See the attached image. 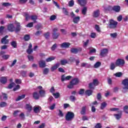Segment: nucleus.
I'll return each instance as SVG.
<instances>
[{"mask_svg":"<svg viewBox=\"0 0 128 128\" xmlns=\"http://www.w3.org/2000/svg\"><path fill=\"white\" fill-rule=\"evenodd\" d=\"M126 64V61L122 58H118L116 60L115 63L112 62L110 66V68L111 70H114L116 66H124Z\"/></svg>","mask_w":128,"mask_h":128,"instance_id":"1","label":"nucleus"},{"mask_svg":"<svg viewBox=\"0 0 128 128\" xmlns=\"http://www.w3.org/2000/svg\"><path fill=\"white\" fill-rule=\"evenodd\" d=\"M118 22L114 21V20L112 19H110L109 20L107 28H110V30H116V28H118Z\"/></svg>","mask_w":128,"mask_h":128,"instance_id":"2","label":"nucleus"},{"mask_svg":"<svg viewBox=\"0 0 128 128\" xmlns=\"http://www.w3.org/2000/svg\"><path fill=\"white\" fill-rule=\"evenodd\" d=\"M74 118V113L72 112H68L65 116L66 120L72 122Z\"/></svg>","mask_w":128,"mask_h":128,"instance_id":"3","label":"nucleus"},{"mask_svg":"<svg viewBox=\"0 0 128 128\" xmlns=\"http://www.w3.org/2000/svg\"><path fill=\"white\" fill-rule=\"evenodd\" d=\"M80 82L78 78H74L70 82V84L67 86V88L70 89L74 88V86H76Z\"/></svg>","mask_w":128,"mask_h":128,"instance_id":"4","label":"nucleus"},{"mask_svg":"<svg viewBox=\"0 0 128 128\" xmlns=\"http://www.w3.org/2000/svg\"><path fill=\"white\" fill-rule=\"evenodd\" d=\"M58 30V29L57 28H54L53 29V33L52 34V37L54 40H56L58 38V37L60 36V32H56Z\"/></svg>","mask_w":128,"mask_h":128,"instance_id":"5","label":"nucleus"},{"mask_svg":"<svg viewBox=\"0 0 128 128\" xmlns=\"http://www.w3.org/2000/svg\"><path fill=\"white\" fill-rule=\"evenodd\" d=\"M15 24H16V27L14 32H20V30H22L20 24L19 22H15Z\"/></svg>","mask_w":128,"mask_h":128,"instance_id":"6","label":"nucleus"},{"mask_svg":"<svg viewBox=\"0 0 128 128\" xmlns=\"http://www.w3.org/2000/svg\"><path fill=\"white\" fill-rule=\"evenodd\" d=\"M108 54V50L107 48H104L100 50V56L104 58Z\"/></svg>","mask_w":128,"mask_h":128,"instance_id":"7","label":"nucleus"},{"mask_svg":"<svg viewBox=\"0 0 128 128\" xmlns=\"http://www.w3.org/2000/svg\"><path fill=\"white\" fill-rule=\"evenodd\" d=\"M82 50V48H72L70 50V52L72 54H76L78 52H80Z\"/></svg>","mask_w":128,"mask_h":128,"instance_id":"8","label":"nucleus"},{"mask_svg":"<svg viewBox=\"0 0 128 128\" xmlns=\"http://www.w3.org/2000/svg\"><path fill=\"white\" fill-rule=\"evenodd\" d=\"M26 52L28 54L30 55L32 52H34V50H32V43L29 44L28 48L26 50Z\"/></svg>","mask_w":128,"mask_h":128,"instance_id":"9","label":"nucleus"},{"mask_svg":"<svg viewBox=\"0 0 128 128\" xmlns=\"http://www.w3.org/2000/svg\"><path fill=\"white\" fill-rule=\"evenodd\" d=\"M8 38V36L6 35L3 38L1 39V43L3 44H8L10 40L8 39H6Z\"/></svg>","mask_w":128,"mask_h":128,"instance_id":"10","label":"nucleus"},{"mask_svg":"<svg viewBox=\"0 0 128 128\" xmlns=\"http://www.w3.org/2000/svg\"><path fill=\"white\" fill-rule=\"evenodd\" d=\"M122 84L124 86L123 88V90H128V78L123 80Z\"/></svg>","mask_w":128,"mask_h":128,"instance_id":"11","label":"nucleus"},{"mask_svg":"<svg viewBox=\"0 0 128 128\" xmlns=\"http://www.w3.org/2000/svg\"><path fill=\"white\" fill-rule=\"evenodd\" d=\"M118 114H114V116H115L116 120H120L122 118V111L119 110L118 111Z\"/></svg>","mask_w":128,"mask_h":128,"instance_id":"12","label":"nucleus"},{"mask_svg":"<svg viewBox=\"0 0 128 128\" xmlns=\"http://www.w3.org/2000/svg\"><path fill=\"white\" fill-rule=\"evenodd\" d=\"M8 30H9V32H14L15 27L14 24H10L8 25Z\"/></svg>","mask_w":128,"mask_h":128,"instance_id":"13","label":"nucleus"},{"mask_svg":"<svg viewBox=\"0 0 128 128\" xmlns=\"http://www.w3.org/2000/svg\"><path fill=\"white\" fill-rule=\"evenodd\" d=\"M25 110H26L28 112H30L32 110V106L30 104V103L26 104Z\"/></svg>","mask_w":128,"mask_h":128,"instance_id":"14","label":"nucleus"},{"mask_svg":"<svg viewBox=\"0 0 128 128\" xmlns=\"http://www.w3.org/2000/svg\"><path fill=\"white\" fill-rule=\"evenodd\" d=\"M38 65L40 68H44L46 66V61L44 60H41L38 62Z\"/></svg>","mask_w":128,"mask_h":128,"instance_id":"15","label":"nucleus"},{"mask_svg":"<svg viewBox=\"0 0 128 128\" xmlns=\"http://www.w3.org/2000/svg\"><path fill=\"white\" fill-rule=\"evenodd\" d=\"M72 78V76H68L66 77L64 74H63L61 76V80L62 82H64V80H70Z\"/></svg>","mask_w":128,"mask_h":128,"instance_id":"16","label":"nucleus"},{"mask_svg":"<svg viewBox=\"0 0 128 128\" xmlns=\"http://www.w3.org/2000/svg\"><path fill=\"white\" fill-rule=\"evenodd\" d=\"M70 46V44L68 42H63L60 44V46L62 48H68Z\"/></svg>","mask_w":128,"mask_h":128,"instance_id":"17","label":"nucleus"},{"mask_svg":"<svg viewBox=\"0 0 128 128\" xmlns=\"http://www.w3.org/2000/svg\"><path fill=\"white\" fill-rule=\"evenodd\" d=\"M100 14V10L98 9L94 12L92 16L95 18H98Z\"/></svg>","mask_w":128,"mask_h":128,"instance_id":"18","label":"nucleus"},{"mask_svg":"<svg viewBox=\"0 0 128 128\" xmlns=\"http://www.w3.org/2000/svg\"><path fill=\"white\" fill-rule=\"evenodd\" d=\"M112 10L116 12H120V6H114Z\"/></svg>","mask_w":128,"mask_h":128,"instance_id":"19","label":"nucleus"},{"mask_svg":"<svg viewBox=\"0 0 128 128\" xmlns=\"http://www.w3.org/2000/svg\"><path fill=\"white\" fill-rule=\"evenodd\" d=\"M93 92L94 90H92V89H90L86 90L84 94L86 96H90L92 95Z\"/></svg>","mask_w":128,"mask_h":128,"instance_id":"20","label":"nucleus"},{"mask_svg":"<svg viewBox=\"0 0 128 128\" xmlns=\"http://www.w3.org/2000/svg\"><path fill=\"white\" fill-rule=\"evenodd\" d=\"M80 20V16H75L72 18L74 24H78Z\"/></svg>","mask_w":128,"mask_h":128,"instance_id":"21","label":"nucleus"},{"mask_svg":"<svg viewBox=\"0 0 128 128\" xmlns=\"http://www.w3.org/2000/svg\"><path fill=\"white\" fill-rule=\"evenodd\" d=\"M7 82L8 79L6 78V77L2 76L0 78V82H1V84H6Z\"/></svg>","mask_w":128,"mask_h":128,"instance_id":"22","label":"nucleus"},{"mask_svg":"<svg viewBox=\"0 0 128 128\" xmlns=\"http://www.w3.org/2000/svg\"><path fill=\"white\" fill-rule=\"evenodd\" d=\"M32 96H33V98H34V100H38L40 99V94H38V93L36 92H33L32 94Z\"/></svg>","mask_w":128,"mask_h":128,"instance_id":"23","label":"nucleus"},{"mask_svg":"<svg viewBox=\"0 0 128 128\" xmlns=\"http://www.w3.org/2000/svg\"><path fill=\"white\" fill-rule=\"evenodd\" d=\"M40 110H42V107L34 106V112L35 114H38V112H40Z\"/></svg>","mask_w":128,"mask_h":128,"instance_id":"24","label":"nucleus"},{"mask_svg":"<svg viewBox=\"0 0 128 128\" xmlns=\"http://www.w3.org/2000/svg\"><path fill=\"white\" fill-rule=\"evenodd\" d=\"M86 106H84L82 108L80 114L82 116H84V114H86Z\"/></svg>","mask_w":128,"mask_h":128,"instance_id":"25","label":"nucleus"},{"mask_svg":"<svg viewBox=\"0 0 128 128\" xmlns=\"http://www.w3.org/2000/svg\"><path fill=\"white\" fill-rule=\"evenodd\" d=\"M78 3L82 6H84L86 4V0H78Z\"/></svg>","mask_w":128,"mask_h":128,"instance_id":"26","label":"nucleus"},{"mask_svg":"<svg viewBox=\"0 0 128 128\" xmlns=\"http://www.w3.org/2000/svg\"><path fill=\"white\" fill-rule=\"evenodd\" d=\"M39 96L41 98H44V96H46V91L44 90H39Z\"/></svg>","mask_w":128,"mask_h":128,"instance_id":"27","label":"nucleus"},{"mask_svg":"<svg viewBox=\"0 0 128 128\" xmlns=\"http://www.w3.org/2000/svg\"><path fill=\"white\" fill-rule=\"evenodd\" d=\"M60 66V63H56L54 66H52L51 68V71L54 72V70H56Z\"/></svg>","mask_w":128,"mask_h":128,"instance_id":"28","label":"nucleus"},{"mask_svg":"<svg viewBox=\"0 0 128 128\" xmlns=\"http://www.w3.org/2000/svg\"><path fill=\"white\" fill-rule=\"evenodd\" d=\"M32 20H33V22L36 24V20H38V16L36 15H32L30 16Z\"/></svg>","mask_w":128,"mask_h":128,"instance_id":"29","label":"nucleus"},{"mask_svg":"<svg viewBox=\"0 0 128 128\" xmlns=\"http://www.w3.org/2000/svg\"><path fill=\"white\" fill-rule=\"evenodd\" d=\"M56 60V56H50L47 58L46 60V62H52V60Z\"/></svg>","mask_w":128,"mask_h":128,"instance_id":"30","label":"nucleus"},{"mask_svg":"<svg viewBox=\"0 0 128 128\" xmlns=\"http://www.w3.org/2000/svg\"><path fill=\"white\" fill-rule=\"evenodd\" d=\"M10 44L14 48H18V43H16V41H12L10 42Z\"/></svg>","mask_w":128,"mask_h":128,"instance_id":"31","label":"nucleus"},{"mask_svg":"<svg viewBox=\"0 0 128 128\" xmlns=\"http://www.w3.org/2000/svg\"><path fill=\"white\" fill-rule=\"evenodd\" d=\"M26 98V94H22L20 96H18L16 99V102H18L20 100H23V98Z\"/></svg>","mask_w":128,"mask_h":128,"instance_id":"32","label":"nucleus"},{"mask_svg":"<svg viewBox=\"0 0 128 128\" xmlns=\"http://www.w3.org/2000/svg\"><path fill=\"white\" fill-rule=\"evenodd\" d=\"M60 62L62 66H66V64H68V60L66 59L60 60Z\"/></svg>","mask_w":128,"mask_h":128,"instance_id":"33","label":"nucleus"},{"mask_svg":"<svg viewBox=\"0 0 128 128\" xmlns=\"http://www.w3.org/2000/svg\"><path fill=\"white\" fill-rule=\"evenodd\" d=\"M24 40L25 42H28L30 40V36L28 34H26L24 36Z\"/></svg>","mask_w":128,"mask_h":128,"instance_id":"34","label":"nucleus"},{"mask_svg":"<svg viewBox=\"0 0 128 128\" xmlns=\"http://www.w3.org/2000/svg\"><path fill=\"white\" fill-rule=\"evenodd\" d=\"M106 106H108V104L106 102H103L101 104L100 106V110H104L106 107Z\"/></svg>","mask_w":128,"mask_h":128,"instance_id":"35","label":"nucleus"},{"mask_svg":"<svg viewBox=\"0 0 128 128\" xmlns=\"http://www.w3.org/2000/svg\"><path fill=\"white\" fill-rule=\"evenodd\" d=\"M92 83H93L94 86H98L100 82H98V79H94L93 80V82Z\"/></svg>","mask_w":128,"mask_h":128,"instance_id":"36","label":"nucleus"},{"mask_svg":"<svg viewBox=\"0 0 128 128\" xmlns=\"http://www.w3.org/2000/svg\"><path fill=\"white\" fill-rule=\"evenodd\" d=\"M88 12V8L86 7H84L82 11V14L86 16V12Z\"/></svg>","mask_w":128,"mask_h":128,"instance_id":"37","label":"nucleus"},{"mask_svg":"<svg viewBox=\"0 0 128 128\" xmlns=\"http://www.w3.org/2000/svg\"><path fill=\"white\" fill-rule=\"evenodd\" d=\"M24 16L25 17L26 20L27 22L28 20H30V14H28V12H24Z\"/></svg>","mask_w":128,"mask_h":128,"instance_id":"38","label":"nucleus"},{"mask_svg":"<svg viewBox=\"0 0 128 128\" xmlns=\"http://www.w3.org/2000/svg\"><path fill=\"white\" fill-rule=\"evenodd\" d=\"M100 66H102V63L100 62H98L94 64V68H100Z\"/></svg>","mask_w":128,"mask_h":128,"instance_id":"39","label":"nucleus"},{"mask_svg":"<svg viewBox=\"0 0 128 128\" xmlns=\"http://www.w3.org/2000/svg\"><path fill=\"white\" fill-rule=\"evenodd\" d=\"M8 106V104L6 102H2L0 103V108H4Z\"/></svg>","mask_w":128,"mask_h":128,"instance_id":"40","label":"nucleus"},{"mask_svg":"<svg viewBox=\"0 0 128 128\" xmlns=\"http://www.w3.org/2000/svg\"><path fill=\"white\" fill-rule=\"evenodd\" d=\"M114 76H115L116 78H120L122 76V72H118L114 74Z\"/></svg>","mask_w":128,"mask_h":128,"instance_id":"41","label":"nucleus"},{"mask_svg":"<svg viewBox=\"0 0 128 128\" xmlns=\"http://www.w3.org/2000/svg\"><path fill=\"white\" fill-rule=\"evenodd\" d=\"M52 96H54L55 98H58L60 96V92L53 93Z\"/></svg>","mask_w":128,"mask_h":128,"instance_id":"42","label":"nucleus"},{"mask_svg":"<svg viewBox=\"0 0 128 128\" xmlns=\"http://www.w3.org/2000/svg\"><path fill=\"white\" fill-rule=\"evenodd\" d=\"M28 58L30 62H34V57L32 55H28Z\"/></svg>","mask_w":128,"mask_h":128,"instance_id":"43","label":"nucleus"},{"mask_svg":"<svg viewBox=\"0 0 128 128\" xmlns=\"http://www.w3.org/2000/svg\"><path fill=\"white\" fill-rule=\"evenodd\" d=\"M16 85V84L14 82H12L8 86L7 88H9L10 90H11L12 88H14V86Z\"/></svg>","mask_w":128,"mask_h":128,"instance_id":"44","label":"nucleus"},{"mask_svg":"<svg viewBox=\"0 0 128 128\" xmlns=\"http://www.w3.org/2000/svg\"><path fill=\"white\" fill-rule=\"evenodd\" d=\"M20 74L23 78L26 76V71L22 70L20 72Z\"/></svg>","mask_w":128,"mask_h":128,"instance_id":"45","label":"nucleus"},{"mask_svg":"<svg viewBox=\"0 0 128 128\" xmlns=\"http://www.w3.org/2000/svg\"><path fill=\"white\" fill-rule=\"evenodd\" d=\"M50 72V69L48 68H45L43 70V74H48V72Z\"/></svg>","mask_w":128,"mask_h":128,"instance_id":"46","label":"nucleus"},{"mask_svg":"<svg viewBox=\"0 0 128 128\" xmlns=\"http://www.w3.org/2000/svg\"><path fill=\"white\" fill-rule=\"evenodd\" d=\"M123 110L126 112V114H128V106L126 105L124 106L123 108Z\"/></svg>","mask_w":128,"mask_h":128,"instance_id":"47","label":"nucleus"},{"mask_svg":"<svg viewBox=\"0 0 128 128\" xmlns=\"http://www.w3.org/2000/svg\"><path fill=\"white\" fill-rule=\"evenodd\" d=\"M62 10L63 14H64L65 16H68V12L66 8H62Z\"/></svg>","mask_w":128,"mask_h":128,"instance_id":"48","label":"nucleus"},{"mask_svg":"<svg viewBox=\"0 0 128 128\" xmlns=\"http://www.w3.org/2000/svg\"><path fill=\"white\" fill-rule=\"evenodd\" d=\"M95 30L98 32H100V26L98 24L95 25Z\"/></svg>","mask_w":128,"mask_h":128,"instance_id":"49","label":"nucleus"},{"mask_svg":"<svg viewBox=\"0 0 128 128\" xmlns=\"http://www.w3.org/2000/svg\"><path fill=\"white\" fill-rule=\"evenodd\" d=\"M2 6L6 7V6H12V4L10 2H3L2 4Z\"/></svg>","mask_w":128,"mask_h":128,"instance_id":"50","label":"nucleus"},{"mask_svg":"<svg viewBox=\"0 0 128 128\" xmlns=\"http://www.w3.org/2000/svg\"><path fill=\"white\" fill-rule=\"evenodd\" d=\"M20 88V86L18 84L16 86L15 88H13L14 92H16V90H18Z\"/></svg>","mask_w":128,"mask_h":128,"instance_id":"51","label":"nucleus"},{"mask_svg":"<svg viewBox=\"0 0 128 128\" xmlns=\"http://www.w3.org/2000/svg\"><path fill=\"white\" fill-rule=\"evenodd\" d=\"M84 92H84V89L82 88L80 89V90L78 92V94H80V96H84Z\"/></svg>","mask_w":128,"mask_h":128,"instance_id":"52","label":"nucleus"},{"mask_svg":"<svg viewBox=\"0 0 128 128\" xmlns=\"http://www.w3.org/2000/svg\"><path fill=\"white\" fill-rule=\"evenodd\" d=\"M94 83L93 82H90L89 84L88 85V88L90 90H94Z\"/></svg>","mask_w":128,"mask_h":128,"instance_id":"53","label":"nucleus"},{"mask_svg":"<svg viewBox=\"0 0 128 128\" xmlns=\"http://www.w3.org/2000/svg\"><path fill=\"white\" fill-rule=\"evenodd\" d=\"M2 96H3L4 100H8V94L4 92H2Z\"/></svg>","mask_w":128,"mask_h":128,"instance_id":"54","label":"nucleus"},{"mask_svg":"<svg viewBox=\"0 0 128 128\" xmlns=\"http://www.w3.org/2000/svg\"><path fill=\"white\" fill-rule=\"evenodd\" d=\"M10 56L8 54H6V55H2V58H3L4 60H8V58H10Z\"/></svg>","mask_w":128,"mask_h":128,"instance_id":"55","label":"nucleus"},{"mask_svg":"<svg viewBox=\"0 0 128 128\" xmlns=\"http://www.w3.org/2000/svg\"><path fill=\"white\" fill-rule=\"evenodd\" d=\"M44 36L46 40H48L50 38V32H47L44 34Z\"/></svg>","mask_w":128,"mask_h":128,"instance_id":"56","label":"nucleus"},{"mask_svg":"<svg viewBox=\"0 0 128 128\" xmlns=\"http://www.w3.org/2000/svg\"><path fill=\"white\" fill-rule=\"evenodd\" d=\"M57 46H58L56 45V44H54L51 47V50H52V52H54V50H56V48Z\"/></svg>","mask_w":128,"mask_h":128,"instance_id":"57","label":"nucleus"},{"mask_svg":"<svg viewBox=\"0 0 128 128\" xmlns=\"http://www.w3.org/2000/svg\"><path fill=\"white\" fill-rule=\"evenodd\" d=\"M110 36L112 38H116L118 36V34L116 32L110 34Z\"/></svg>","mask_w":128,"mask_h":128,"instance_id":"58","label":"nucleus"},{"mask_svg":"<svg viewBox=\"0 0 128 128\" xmlns=\"http://www.w3.org/2000/svg\"><path fill=\"white\" fill-rule=\"evenodd\" d=\"M34 22H30L29 24H27L26 27L27 28H32L34 26Z\"/></svg>","mask_w":128,"mask_h":128,"instance_id":"59","label":"nucleus"},{"mask_svg":"<svg viewBox=\"0 0 128 128\" xmlns=\"http://www.w3.org/2000/svg\"><path fill=\"white\" fill-rule=\"evenodd\" d=\"M15 82H16V84H22V80L16 79Z\"/></svg>","mask_w":128,"mask_h":128,"instance_id":"60","label":"nucleus"},{"mask_svg":"<svg viewBox=\"0 0 128 128\" xmlns=\"http://www.w3.org/2000/svg\"><path fill=\"white\" fill-rule=\"evenodd\" d=\"M82 120H84V122L86 120H88V117L86 116H82Z\"/></svg>","mask_w":128,"mask_h":128,"instance_id":"61","label":"nucleus"},{"mask_svg":"<svg viewBox=\"0 0 128 128\" xmlns=\"http://www.w3.org/2000/svg\"><path fill=\"white\" fill-rule=\"evenodd\" d=\"M69 98L71 102H74L76 100V97L74 96H70Z\"/></svg>","mask_w":128,"mask_h":128,"instance_id":"62","label":"nucleus"},{"mask_svg":"<svg viewBox=\"0 0 128 128\" xmlns=\"http://www.w3.org/2000/svg\"><path fill=\"white\" fill-rule=\"evenodd\" d=\"M56 18V15H52L50 16V20H54Z\"/></svg>","mask_w":128,"mask_h":128,"instance_id":"63","label":"nucleus"},{"mask_svg":"<svg viewBox=\"0 0 128 128\" xmlns=\"http://www.w3.org/2000/svg\"><path fill=\"white\" fill-rule=\"evenodd\" d=\"M97 100H102V94H100V93H98L97 94Z\"/></svg>","mask_w":128,"mask_h":128,"instance_id":"64","label":"nucleus"}]
</instances>
